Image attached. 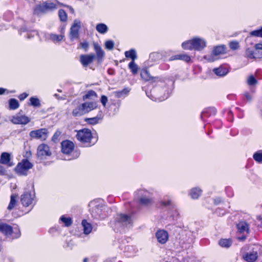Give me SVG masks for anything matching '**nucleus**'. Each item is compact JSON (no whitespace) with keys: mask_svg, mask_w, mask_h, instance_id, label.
<instances>
[{"mask_svg":"<svg viewBox=\"0 0 262 262\" xmlns=\"http://www.w3.org/2000/svg\"><path fill=\"white\" fill-rule=\"evenodd\" d=\"M187 262H200V261L199 260H195V259H191L187 261Z\"/></svg>","mask_w":262,"mask_h":262,"instance_id":"61","label":"nucleus"},{"mask_svg":"<svg viewBox=\"0 0 262 262\" xmlns=\"http://www.w3.org/2000/svg\"><path fill=\"white\" fill-rule=\"evenodd\" d=\"M219 245L222 247L228 248L231 245V241L228 239H221Z\"/></svg>","mask_w":262,"mask_h":262,"instance_id":"37","label":"nucleus"},{"mask_svg":"<svg viewBox=\"0 0 262 262\" xmlns=\"http://www.w3.org/2000/svg\"><path fill=\"white\" fill-rule=\"evenodd\" d=\"M244 96L248 101H250L252 99V96L248 93H245Z\"/></svg>","mask_w":262,"mask_h":262,"instance_id":"54","label":"nucleus"},{"mask_svg":"<svg viewBox=\"0 0 262 262\" xmlns=\"http://www.w3.org/2000/svg\"><path fill=\"white\" fill-rule=\"evenodd\" d=\"M80 28V21L75 20L71 28L70 37L71 40L77 38L79 36V30Z\"/></svg>","mask_w":262,"mask_h":262,"instance_id":"11","label":"nucleus"},{"mask_svg":"<svg viewBox=\"0 0 262 262\" xmlns=\"http://www.w3.org/2000/svg\"><path fill=\"white\" fill-rule=\"evenodd\" d=\"M237 228L238 231L241 233H249V225L245 221L239 222L237 224Z\"/></svg>","mask_w":262,"mask_h":262,"instance_id":"20","label":"nucleus"},{"mask_svg":"<svg viewBox=\"0 0 262 262\" xmlns=\"http://www.w3.org/2000/svg\"><path fill=\"white\" fill-rule=\"evenodd\" d=\"M158 55H159L158 53H153L150 54V58H152V57H154L158 56Z\"/></svg>","mask_w":262,"mask_h":262,"instance_id":"58","label":"nucleus"},{"mask_svg":"<svg viewBox=\"0 0 262 262\" xmlns=\"http://www.w3.org/2000/svg\"><path fill=\"white\" fill-rule=\"evenodd\" d=\"M6 89L3 88H0V95L3 94L5 92Z\"/></svg>","mask_w":262,"mask_h":262,"instance_id":"59","label":"nucleus"},{"mask_svg":"<svg viewBox=\"0 0 262 262\" xmlns=\"http://www.w3.org/2000/svg\"><path fill=\"white\" fill-rule=\"evenodd\" d=\"M102 206L100 205L95 206V208L91 210L92 215L95 217L100 216L102 211Z\"/></svg>","mask_w":262,"mask_h":262,"instance_id":"30","label":"nucleus"},{"mask_svg":"<svg viewBox=\"0 0 262 262\" xmlns=\"http://www.w3.org/2000/svg\"><path fill=\"white\" fill-rule=\"evenodd\" d=\"M255 49L256 50H258V52L260 53L262 51V44L257 43L255 45Z\"/></svg>","mask_w":262,"mask_h":262,"instance_id":"52","label":"nucleus"},{"mask_svg":"<svg viewBox=\"0 0 262 262\" xmlns=\"http://www.w3.org/2000/svg\"><path fill=\"white\" fill-rule=\"evenodd\" d=\"M140 195V203L144 205H148L152 203V200L150 197V194L148 192L141 190L138 191Z\"/></svg>","mask_w":262,"mask_h":262,"instance_id":"10","label":"nucleus"},{"mask_svg":"<svg viewBox=\"0 0 262 262\" xmlns=\"http://www.w3.org/2000/svg\"><path fill=\"white\" fill-rule=\"evenodd\" d=\"M18 195L16 194H12L11 196V200L9 205L8 206V210L12 209L16 204V200Z\"/></svg>","mask_w":262,"mask_h":262,"instance_id":"32","label":"nucleus"},{"mask_svg":"<svg viewBox=\"0 0 262 262\" xmlns=\"http://www.w3.org/2000/svg\"><path fill=\"white\" fill-rule=\"evenodd\" d=\"M253 159L258 163H262V151L259 150L253 155Z\"/></svg>","mask_w":262,"mask_h":262,"instance_id":"39","label":"nucleus"},{"mask_svg":"<svg viewBox=\"0 0 262 262\" xmlns=\"http://www.w3.org/2000/svg\"><path fill=\"white\" fill-rule=\"evenodd\" d=\"M250 36L259 37L262 38V27L258 30H256L251 31L250 33Z\"/></svg>","mask_w":262,"mask_h":262,"instance_id":"42","label":"nucleus"},{"mask_svg":"<svg viewBox=\"0 0 262 262\" xmlns=\"http://www.w3.org/2000/svg\"><path fill=\"white\" fill-rule=\"evenodd\" d=\"M182 60L186 62H189L190 60V57L187 54L177 55L171 57V60Z\"/></svg>","mask_w":262,"mask_h":262,"instance_id":"27","label":"nucleus"},{"mask_svg":"<svg viewBox=\"0 0 262 262\" xmlns=\"http://www.w3.org/2000/svg\"><path fill=\"white\" fill-rule=\"evenodd\" d=\"M57 9L55 4L49 2H43L36 5L34 8V14L40 15L52 11Z\"/></svg>","mask_w":262,"mask_h":262,"instance_id":"1","label":"nucleus"},{"mask_svg":"<svg viewBox=\"0 0 262 262\" xmlns=\"http://www.w3.org/2000/svg\"><path fill=\"white\" fill-rule=\"evenodd\" d=\"M74 154H75V157L76 158L79 157V153L78 152H75Z\"/></svg>","mask_w":262,"mask_h":262,"instance_id":"62","label":"nucleus"},{"mask_svg":"<svg viewBox=\"0 0 262 262\" xmlns=\"http://www.w3.org/2000/svg\"><path fill=\"white\" fill-rule=\"evenodd\" d=\"M93 45L94 50L96 53L97 60L99 62H101L104 57V52L101 47L97 43L94 42Z\"/></svg>","mask_w":262,"mask_h":262,"instance_id":"18","label":"nucleus"},{"mask_svg":"<svg viewBox=\"0 0 262 262\" xmlns=\"http://www.w3.org/2000/svg\"><path fill=\"white\" fill-rule=\"evenodd\" d=\"M0 232L7 236H10L14 233L12 227L5 223L0 224Z\"/></svg>","mask_w":262,"mask_h":262,"instance_id":"17","label":"nucleus"},{"mask_svg":"<svg viewBox=\"0 0 262 262\" xmlns=\"http://www.w3.org/2000/svg\"><path fill=\"white\" fill-rule=\"evenodd\" d=\"M247 82L249 85H252L256 83L257 81L253 76L251 75L248 77Z\"/></svg>","mask_w":262,"mask_h":262,"instance_id":"47","label":"nucleus"},{"mask_svg":"<svg viewBox=\"0 0 262 262\" xmlns=\"http://www.w3.org/2000/svg\"><path fill=\"white\" fill-rule=\"evenodd\" d=\"M221 202V200L220 198H217L214 200V203L215 204H218Z\"/></svg>","mask_w":262,"mask_h":262,"instance_id":"57","label":"nucleus"},{"mask_svg":"<svg viewBox=\"0 0 262 262\" xmlns=\"http://www.w3.org/2000/svg\"><path fill=\"white\" fill-rule=\"evenodd\" d=\"M96 56L94 54L81 55L80 61L83 67H86L92 63Z\"/></svg>","mask_w":262,"mask_h":262,"instance_id":"15","label":"nucleus"},{"mask_svg":"<svg viewBox=\"0 0 262 262\" xmlns=\"http://www.w3.org/2000/svg\"><path fill=\"white\" fill-rule=\"evenodd\" d=\"M85 114L82 104L78 105L73 110L72 115L74 117H79Z\"/></svg>","mask_w":262,"mask_h":262,"instance_id":"24","label":"nucleus"},{"mask_svg":"<svg viewBox=\"0 0 262 262\" xmlns=\"http://www.w3.org/2000/svg\"><path fill=\"white\" fill-rule=\"evenodd\" d=\"M28 96V94H27L26 93H24L21 94H20L19 96H18V98L20 99V100H24L26 98H27Z\"/></svg>","mask_w":262,"mask_h":262,"instance_id":"53","label":"nucleus"},{"mask_svg":"<svg viewBox=\"0 0 262 262\" xmlns=\"http://www.w3.org/2000/svg\"><path fill=\"white\" fill-rule=\"evenodd\" d=\"M229 47L232 50H236L239 48L238 42L237 41H232L230 43Z\"/></svg>","mask_w":262,"mask_h":262,"instance_id":"48","label":"nucleus"},{"mask_svg":"<svg viewBox=\"0 0 262 262\" xmlns=\"http://www.w3.org/2000/svg\"><path fill=\"white\" fill-rule=\"evenodd\" d=\"M19 234H19V231H18V233L16 235L14 236V237H14V238H17V237H19Z\"/></svg>","mask_w":262,"mask_h":262,"instance_id":"63","label":"nucleus"},{"mask_svg":"<svg viewBox=\"0 0 262 262\" xmlns=\"http://www.w3.org/2000/svg\"><path fill=\"white\" fill-rule=\"evenodd\" d=\"M103 115L101 112H99V114L95 117L88 118L86 122L90 124H96L98 123L100 120H102Z\"/></svg>","mask_w":262,"mask_h":262,"instance_id":"23","label":"nucleus"},{"mask_svg":"<svg viewBox=\"0 0 262 262\" xmlns=\"http://www.w3.org/2000/svg\"><path fill=\"white\" fill-rule=\"evenodd\" d=\"M74 148V143L69 140L63 141L61 143V150L63 154H69Z\"/></svg>","mask_w":262,"mask_h":262,"instance_id":"14","label":"nucleus"},{"mask_svg":"<svg viewBox=\"0 0 262 262\" xmlns=\"http://www.w3.org/2000/svg\"><path fill=\"white\" fill-rule=\"evenodd\" d=\"M31 138L45 141L48 136V132L46 128H40L30 132Z\"/></svg>","mask_w":262,"mask_h":262,"instance_id":"6","label":"nucleus"},{"mask_svg":"<svg viewBox=\"0 0 262 262\" xmlns=\"http://www.w3.org/2000/svg\"><path fill=\"white\" fill-rule=\"evenodd\" d=\"M158 242L161 244H165L168 239V234L164 230H159L156 233Z\"/></svg>","mask_w":262,"mask_h":262,"instance_id":"13","label":"nucleus"},{"mask_svg":"<svg viewBox=\"0 0 262 262\" xmlns=\"http://www.w3.org/2000/svg\"><path fill=\"white\" fill-rule=\"evenodd\" d=\"M60 220L64 224L65 226L67 227L70 226L72 223V219L70 217H66L64 216H62Z\"/></svg>","mask_w":262,"mask_h":262,"instance_id":"40","label":"nucleus"},{"mask_svg":"<svg viewBox=\"0 0 262 262\" xmlns=\"http://www.w3.org/2000/svg\"><path fill=\"white\" fill-rule=\"evenodd\" d=\"M5 172V168L2 166L0 165V173L2 174H4Z\"/></svg>","mask_w":262,"mask_h":262,"instance_id":"56","label":"nucleus"},{"mask_svg":"<svg viewBox=\"0 0 262 262\" xmlns=\"http://www.w3.org/2000/svg\"><path fill=\"white\" fill-rule=\"evenodd\" d=\"M10 155L7 152H3L1 156L0 162L2 164L8 165V166H11L10 164Z\"/></svg>","mask_w":262,"mask_h":262,"instance_id":"21","label":"nucleus"},{"mask_svg":"<svg viewBox=\"0 0 262 262\" xmlns=\"http://www.w3.org/2000/svg\"><path fill=\"white\" fill-rule=\"evenodd\" d=\"M128 67L134 74L137 73L138 67L135 63V61H132L128 64Z\"/></svg>","mask_w":262,"mask_h":262,"instance_id":"36","label":"nucleus"},{"mask_svg":"<svg viewBox=\"0 0 262 262\" xmlns=\"http://www.w3.org/2000/svg\"><path fill=\"white\" fill-rule=\"evenodd\" d=\"M63 37V36L61 34L56 35V34H52L50 35V38L53 41H59L62 39Z\"/></svg>","mask_w":262,"mask_h":262,"instance_id":"43","label":"nucleus"},{"mask_svg":"<svg viewBox=\"0 0 262 262\" xmlns=\"http://www.w3.org/2000/svg\"><path fill=\"white\" fill-rule=\"evenodd\" d=\"M193 49L196 50H202L206 47L205 41L200 38H194L192 39Z\"/></svg>","mask_w":262,"mask_h":262,"instance_id":"16","label":"nucleus"},{"mask_svg":"<svg viewBox=\"0 0 262 262\" xmlns=\"http://www.w3.org/2000/svg\"><path fill=\"white\" fill-rule=\"evenodd\" d=\"M246 57L251 59H253L255 58L254 53L253 50L250 49L249 48L247 49L246 51Z\"/></svg>","mask_w":262,"mask_h":262,"instance_id":"44","label":"nucleus"},{"mask_svg":"<svg viewBox=\"0 0 262 262\" xmlns=\"http://www.w3.org/2000/svg\"><path fill=\"white\" fill-rule=\"evenodd\" d=\"M107 102V98L104 96L102 95L101 98V102L102 103V105L105 106L106 103Z\"/></svg>","mask_w":262,"mask_h":262,"instance_id":"50","label":"nucleus"},{"mask_svg":"<svg viewBox=\"0 0 262 262\" xmlns=\"http://www.w3.org/2000/svg\"><path fill=\"white\" fill-rule=\"evenodd\" d=\"M70 11L71 12L74 13V9L72 7H70Z\"/></svg>","mask_w":262,"mask_h":262,"instance_id":"64","label":"nucleus"},{"mask_svg":"<svg viewBox=\"0 0 262 262\" xmlns=\"http://www.w3.org/2000/svg\"><path fill=\"white\" fill-rule=\"evenodd\" d=\"M92 96H96V93L94 91H89L85 95L83 96V99L90 98Z\"/></svg>","mask_w":262,"mask_h":262,"instance_id":"46","label":"nucleus"},{"mask_svg":"<svg viewBox=\"0 0 262 262\" xmlns=\"http://www.w3.org/2000/svg\"><path fill=\"white\" fill-rule=\"evenodd\" d=\"M246 236H242L241 237H238V239L239 240V241H244L245 239H246Z\"/></svg>","mask_w":262,"mask_h":262,"instance_id":"60","label":"nucleus"},{"mask_svg":"<svg viewBox=\"0 0 262 262\" xmlns=\"http://www.w3.org/2000/svg\"><path fill=\"white\" fill-rule=\"evenodd\" d=\"M58 15L61 21H66L67 20V15L66 12L63 10L60 9L59 10Z\"/></svg>","mask_w":262,"mask_h":262,"instance_id":"41","label":"nucleus"},{"mask_svg":"<svg viewBox=\"0 0 262 262\" xmlns=\"http://www.w3.org/2000/svg\"><path fill=\"white\" fill-rule=\"evenodd\" d=\"M9 107L10 109L15 110L19 107L18 101L15 99H10L9 100Z\"/></svg>","mask_w":262,"mask_h":262,"instance_id":"34","label":"nucleus"},{"mask_svg":"<svg viewBox=\"0 0 262 262\" xmlns=\"http://www.w3.org/2000/svg\"><path fill=\"white\" fill-rule=\"evenodd\" d=\"M182 46L184 49L185 50H192L193 49L192 39L184 42Z\"/></svg>","mask_w":262,"mask_h":262,"instance_id":"35","label":"nucleus"},{"mask_svg":"<svg viewBox=\"0 0 262 262\" xmlns=\"http://www.w3.org/2000/svg\"><path fill=\"white\" fill-rule=\"evenodd\" d=\"M130 91L128 88H125L121 91H118L115 92V96L117 98H121L127 96Z\"/></svg>","mask_w":262,"mask_h":262,"instance_id":"29","label":"nucleus"},{"mask_svg":"<svg viewBox=\"0 0 262 262\" xmlns=\"http://www.w3.org/2000/svg\"><path fill=\"white\" fill-rule=\"evenodd\" d=\"M162 204L165 206H167L169 205H170L171 204V201L170 200H168L167 201V202H164V201H163L162 202Z\"/></svg>","mask_w":262,"mask_h":262,"instance_id":"55","label":"nucleus"},{"mask_svg":"<svg viewBox=\"0 0 262 262\" xmlns=\"http://www.w3.org/2000/svg\"><path fill=\"white\" fill-rule=\"evenodd\" d=\"M96 30L101 34L105 33L108 30V28L104 24H98L96 27Z\"/></svg>","mask_w":262,"mask_h":262,"instance_id":"28","label":"nucleus"},{"mask_svg":"<svg viewBox=\"0 0 262 262\" xmlns=\"http://www.w3.org/2000/svg\"><path fill=\"white\" fill-rule=\"evenodd\" d=\"M60 134L61 133L59 131H56L52 137V140L54 142L56 141L59 136H60Z\"/></svg>","mask_w":262,"mask_h":262,"instance_id":"51","label":"nucleus"},{"mask_svg":"<svg viewBox=\"0 0 262 262\" xmlns=\"http://www.w3.org/2000/svg\"><path fill=\"white\" fill-rule=\"evenodd\" d=\"M85 114L95 109L97 107L96 102H86L82 103Z\"/></svg>","mask_w":262,"mask_h":262,"instance_id":"19","label":"nucleus"},{"mask_svg":"<svg viewBox=\"0 0 262 262\" xmlns=\"http://www.w3.org/2000/svg\"><path fill=\"white\" fill-rule=\"evenodd\" d=\"M30 105L34 107H39L40 103L39 100L36 97H31L30 98Z\"/></svg>","mask_w":262,"mask_h":262,"instance_id":"38","label":"nucleus"},{"mask_svg":"<svg viewBox=\"0 0 262 262\" xmlns=\"http://www.w3.org/2000/svg\"><path fill=\"white\" fill-rule=\"evenodd\" d=\"M81 47L84 50L85 52L88 51L89 49V43L87 41H84L80 43Z\"/></svg>","mask_w":262,"mask_h":262,"instance_id":"49","label":"nucleus"},{"mask_svg":"<svg viewBox=\"0 0 262 262\" xmlns=\"http://www.w3.org/2000/svg\"><path fill=\"white\" fill-rule=\"evenodd\" d=\"M35 194L34 192L26 191L21 196V202L24 206H28L31 205L33 201Z\"/></svg>","mask_w":262,"mask_h":262,"instance_id":"9","label":"nucleus"},{"mask_svg":"<svg viewBox=\"0 0 262 262\" xmlns=\"http://www.w3.org/2000/svg\"><path fill=\"white\" fill-rule=\"evenodd\" d=\"M117 222L122 226H127L131 225L133 222L132 217L129 215L120 214H118L116 218Z\"/></svg>","mask_w":262,"mask_h":262,"instance_id":"12","label":"nucleus"},{"mask_svg":"<svg viewBox=\"0 0 262 262\" xmlns=\"http://www.w3.org/2000/svg\"><path fill=\"white\" fill-rule=\"evenodd\" d=\"M125 56L126 58L132 59V61H135L137 58L136 52L134 49H131L129 51H126L125 52Z\"/></svg>","mask_w":262,"mask_h":262,"instance_id":"26","label":"nucleus"},{"mask_svg":"<svg viewBox=\"0 0 262 262\" xmlns=\"http://www.w3.org/2000/svg\"><path fill=\"white\" fill-rule=\"evenodd\" d=\"M261 250V247L260 245H255L252 249V251L244 254L242 257L246 261L254 262L256 261L258 257L257 251H260Z\"/></svg>","mask_w":262,"mask_h":262,"instance_id":"4","label":"nucleus"},{"mask_svg":"<svg viewBox=\"0 0 262 262\" xmlns=\"http://www.w3.org/2000/svg\"><path fill=\"white\" fill-rule=\"evenodd\" d=\"M213 72L216 75L220 76H224L228 73L227 70L226 68L223 67L215 68L213 69Z\"/></svg>","mask_w":262,"mask_h":262,"instance_id":"31","label":"nucleus"},{"mask_svg":"<svg viewBox=\"0 0 262 262\" xmlns=\"http://www.w3.org/2000/svg\"><path fill=\"white\" fill-rule=\"evenodd\" d=\"M81 225L83 228V232L85 234H89L92 230V225L88 223L86 220H83L82 221Z\"/></svg>","mask_w":262,"mask_h":262,"instance_id":"22","label":"nucleus"},{"mask_svg":"<svg viewBox=\"0 0 262 262\" xmlns=\"http://www.w3.org/2000/svg\"><path fill=\"white\" fill-rule=\"evenodd\" d=\"M140 75L141 78L146 81H149L153 79V77L150 76L149 73L146 70H142Z\"/></svg>","mask_w":262,"mask_h":262,"instance_id":"33","label":"nucleus"},{"mask_svg":"<svg viewBox=\"0 0 262 262\" xmlns=\"http://www.w3.org/2000/svg\"><path fill=\"white\" fill-rule=\"evenodd\" d=\"M37 155L40 159H46L51 155L49 146L46 144H41L38 146Z\"/></svg>","mask_w":262,"mask_h":262,"instance_id":"7","label":"nucleus"},{"mask_svg":"<svg viewBox=\"0 0 262 262\" xmlns=\"http://www.w3.org/2000/svg\"><path fill=\"white\" fill-rule=\"evenodd\" d=\"M202 192V190L198 188H192L190 192L189 195L191 197V198L193 199H198L200 195H201Z\"/></svg>","mask_w":262,"mask_h":262,"instance_id":"25","label":"nucleus"},{"mask_svg":"<svg viewBox=\"0 0 262 262\" xmlns=\"http://www.w3.org/2000/svg\"><path fill=\"white\" fill-rule=\"evenodd\" d=\"M32 167L33 164L28 160L25 159L17 164L15 170L19 176H26L28 174V171Z\"/></svg>","mask_w":262,"mask_h":262,"instance_id":"3","label":"nucleus"},{"mask_svg":"<svg viewBox=\"0 0 262 262\" xmlns=\"http://www.w3.org/2000/svg\"><path fill=\"white\" fill-rule=\"evenodd\" d=\"M11 121L15 124L26 125L30 121V119L25 115L17 114L12 117Z\"/></svg>","mask_w":262,"mask_h":262,"instance_id":"8","label":"nucleus"},{"mask_svg":"<svg viewBox=\"0 0 262 262\" xmlns=\"http://www.w3.org/2000/svg\"><path fill=\"white\" fill-rule=\"evenodd\" d=\"M105 47L108 50H112L114 47V42L112 40H107L105 42Z\"/></svg>","mask_w":262,"mask_h":262,"instance_id":"45","label":"nucleus"},{"mask_svg":"<svg viewBox=\"0 0 262 262\" xmlns=\"http://www.w3.org/2000/svg\"><path fill=\"white\" fill-rule=\"evenodd\" d=\"M76 137L78 141L83 143L88 144L87 146H89L92 135L90 129L84 128L78 131Z\"/></svg>","mask_w":262,"mask_h":262,"instance_id":"2","label":"nucleus"},{"mask_svg":"<svg viewBox=\"0 0 262 262\" xmlns=\"http://www.w3.org/2000/svg\"><path fill=\"white\" fill-rule=\"evenodd\" d=\"M225 53V48L224 46H219L215 47L211 55H205L204 58L209 62H213L217 58L216 57L217 55L223 54Z\"/></svg>","mask_w":262,"mask_h":262,"instance_id":"5","label":"nucleus"}]
</instances>
